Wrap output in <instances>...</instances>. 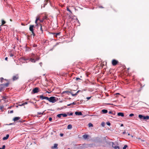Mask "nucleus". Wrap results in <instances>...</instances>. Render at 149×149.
Instances as JSON below:
<instances>
[{"label":"nucleus","mask_w":149,"mask_h":149,"mask_svg":"<svg viewBox=\"0 0 149 149\" xmlns=\"http://www.w3.org/2000/svg\"><path fill=\"white\" fill-rule=\"evenodd\" d=\"M138 116L139 118L141 120H148L149 119V116H145L140 114Z\"/></svg>","instance_id":"nucleus-1"},{"label":"nucleus","mask_w":149,"mask_h":149,"mask_svg":"<svg viewBox=\"0 0 149 149\" xmlns=\"http://www.w3.org/2000/svg\"><path fill=\"white\" fill-rule=\"evenodd\" d=\"M47 100L52 103H54L56 101V97H51L50 98L48 97V99H47Z\"/></svg>","instance_id":"nucleus-2"},{"label":"nucleus","mask_w":149,"mask_h":149,"mask_svg":"<svg viewBox=\"0 0 149 149\" xmlns=\"http://www.w3.org/2000/svg\"><path fill=\"white\" fill-rule=\"evenodd\" d=\"M110 143L112 145V147L114 148V149H120L119 147L118 146V144L116 145L113 142H111Z\"/></svg>","instance_id":"nucleus-3"},{"label":"nucleus","mask_w":149,"mask_h":149,"mask_svg":"<svg viewBox=\"0 0 149 149\" xmlns=\"http://www.w3.org/2000/svg\"><path fill=\"white\" fill-rule=\"evenodd\" d=\"M39 88L38 87H36L33 89L32 91V93L34 94L37 93L39 92Z\"/></svg>","instance_id":"nucleus-4"},{"label":"nucleus","mask_w":149,"mask_h":149,"mask_svg":"<svg viewBox=\"0 0 149 149\" xmlns=\"http://www.w3.org/2000/svg\"><path fill=\"white\" fill-rule=\"evenodd\" d=\"M118 63V61L115 59H113L112 61V64L113 66L116 65Z\"/></svg>","instance_id":"nucleus-5"},{"label":"nucleus","mask_w":149,"mask_h":149,"mask_svg":"<svg viewBox=\"0 0 149 149\" xmlns=\"http://www.w3.org/2000/svg\"><path fill=\"white\" fill-rule=\"evenodd\" d=\"M19 78V75L18 74L14 75L13 77V81H15L18 79Z\"/></svg>","instance_id":"nucleus-6"},{"label":"nucleus","mask_w":149,"mask_h":149,"mask_svg":"<svg viewBox=\"0 0 149 149\" xmlns=\"http://www.w3.org/2000/svg\"><path fill=\"white\" fill-rule=\"evenodd\" d=\"M61 116L66 117L67 116V115L65 113H60L57 115V116L59 118H61Z\"/></svg>","instance_id":"nucleus-7"},{"label":"nucleus","mask_w":149,"mask_h":149,"mask_svg":"<svg viewBox=\"0 0 149 149\" xmlns=\"http://www.w3.org/2000/svg\"><path fill=\"white\" fill-rule=\"evenodd\" d=\"M35 27V26L33 25H30L29 28V30L31 32L33 33V31H34L33 28Z\"/></svg>","instance_id":"nucleus-8"},{"label":"nucleus","mask_w":149,"mask_h":149,"mask_svg":"<svg viewBox=\"0 0 149 149\" xmlns=\"http://www.w3.org/2000/svg\"><path fill=\"white\" fill-rule=\"evenodd\" d=\"M2 98L1 100H3L5 102H8V100H6V99L8 97L7 96H3L2 97Z\"/></svg>","instance_id":"nucleus-9"},{"label":"nucleus","mask_w":149,"mask_h":149,"mask_svg":"<svg viewBox=\"0 0 149 149\" xmlns=\"http://www.w3.org/2000/svg\"><path fill=\"white\" fill-rule=\"evenodd\" d=\"M68 93H69L72 96H75L76 95H77V93H75V94H73L72 92H69V91H64L63 92V93H68Z\"/></svg>","instance_id":"nucleus-10"},{"label":"nucleus","mask_w":149,"mask_h":149,"mask_svg":"<svg viewBox=\"0 0 149 149\" xmlns=\"http://www.w3.org/2000/svg\"><path fill=\"white\" fill-rule=\"evenodd\" d=\"M39 97L42 100L46 99L47 100V99H48V97L43 96L42 95H40L39 96Z\"/></svg>","instance_id":"nucleus-11"},{"label":"nucleus","mask_w":149,"mask_h":149,"mask_svg":"<svg viewBox=\"0 0 149 149\" xmlns=\"http://www.w3.org/2000/svg\"><path fill=\"white\" fill-rule=\"evenodd\" d=\"M20 118L19 117H15L13 118V120L15 121H17V120H19Z\"/></svg>","instance_id":"nucleus-12"},{"label":"nucleus","mask_w":149,"mask_h":149,"mask_svg":"<svg viewBox=\"0 0 149 149\" xmlns=\"http://www.w3.org/2000/svg\"><path fill=\"white\" fill-rule=\"evenodd\" d=\"M40 30L41 31L40 33H43V27H45V26H42L41 24H40Z\"/></svg>","instance_id":"nucleus-13"},{"label":"nucleus","mask_w":149,"mask_h":149,"mask_svg":"<svg viewBox=\"0 0 149 149\" xmlns=\"http://www.w3.org/2000/svg\"><path fill=\"white\" fill-rule=\"evenodd\" d=\"M75 115H82V114L81 112L76 111L75 113Z\"/></svg>","instance_id":"nucleus-14"},{"label":"nucleus","mask_w":149,"mask_h":149,"mask_svg":"<svg viewBox=\"0 0 149 149\" xmlns=\"http://www.w3.org/2000/svg\"><path fill=\"white\" fill-rule=\"evenodd\" d=\"M29 61H31V62L35 63L36 62V61L35 60V59L34 58H31L29 59Z\"/></svg>","instance_id":"nucleus-15"},{"label":"nucleus","mask_w":149,"mask_h":149,"mask_svg":"<svg viewBox=\"0 0 149 149\" xmlns=\"http://www.w3.org/2000/svg\"><path fill=\"white\" fill-rule=\"evenodd\" d=\"M57 146H58V144H55L54 145V146H52L51 147V148L52 149H55V148H56V149H57Z\"/></svg>","instance_id":"nucleus-16"},{"label":"nucleus","mask_w":149,"mask_h":149,"mask_svg":"<svg viewBox=\"0 0 149 149\" xmlns=\"http://www.w3.org/2000/svg\"><path fill=\"white\" fill-rule=\"evenodd\" d=\"M4 88L3 85V84L0 85V92H1L3 88Z\"/></svg>","instance_id":"nucleus-17"},{"label":"nucleus","mask_w":149,"mask_h":149,"mask_svg":"<svg viewBox=\"0 0 149 149\" xmlns=\"http://www.w3.org/2000/svg\"><path fill=\"white\" fill-rule=\"evenodd\" d=\"M9 137V135L8 134H7L6 136L5 137H4L3 138V140H5L7 139Z\"/></svg>","instance_id":"nucleus-18"},{"label":"nucleus","mask_w":149,"mask_h":149,"mask_svg":"<svg viewBox=\"0 0 149 149\" xmlns=\"http://www.w3.org/2000/svg\"><path fill=\"white\" fill-rule=\"evenodd\" d=\"M117 115L118 116H121L122 117H123L124 116V113L121 112L118 113Z\"/></svg>","instance_id":"nucleus-19"},{"label":"nucleus","mask_w":149,"mask_h":149,"mask_svg":"<svg viewBox=\"0 0 149 149\" xmlns=\"http://www.w3.org/2000/svg\"><path fill=\"white\" fill-rule=\"evenodd\" d=\"M34 58H35V60H36V61L39 60L40 58L39 56L38 55H37Z\"/></svg>","instance_id":"nucleus-20"},{"label":"nucleus","mask_w":149,"mask_h":149,"mask_svg":"<svg viewBox=\"0 0 149 149\" xmlns=\"http://www.w3.org/2000/svg\"><path fill=\"white\" fill-rule=\"evenodd\" d=\"M9 83L8 82L6 84H3V86L4 87H6L8 86Z\"/></svg>","instance_id":"nucleus-21"},{"label":"nucleus","mask_w":149,"mask_h":149,"mask_svg":"<svg viewBox=\"0 0 149 149\" xmlns=\"http://www.w3.org/2000/svg\"><path fill=\"white\" fill-rule=\"evenodd\" d=\"M102 112H103V113H106L108 112V111H107V110L104 109L102 110Z\"/></svg>","instance_id":"nucleus-22"},{"label":"nucleus","mask_w":149,"mask_h":149,"mask_svg":"<svg viewBox=\"0 0 149 149\" xmlns=\"http://www.w3.org/2000/svg\"><path fill=\"white\" fill-rule=\"evenodd\" d=\"M88 137V135L87 134H84L83 136V137L84 139H87Z\"/></svg>","instance_id":"nucleus-23"},{"label":"nucleus","mask_w":149,"mask_h":149,"mask_svg":"<svg viewBox=\"0 0 149 149\" xmlns=\"http://www.w3.org/2000/svg\"><path fill=\"white\" fill-rule=\"evenodd\" d=\"M72 128V126L70 125L69 124L68 125L67 128L68 129H71Z\"/></svg>","instance_id":"nucleus-24"},{"label":"nucleus","mask_w":149,"mask_h":149,"mask_svg":"<svg viewBox=\"0 0 149 149\" xmlns=\"http://www.w3.org/2000/svg\"><path fill=\"white\" fill-rule=\"evenodd\" d=\"M60 33H61L59 32L56 33H53V34L55 35H54V36H55L56 37H57V36H59L60 35Z\"/></svg>","instance_id":"nucleus-25"},{"label":"nucleus","mask_w":149,"mask_h":149,"mask_svg":"<svg viewBox=\"0 0 149 149\" xmlns=\"http://www.w3.org/2000/svg\"><path fill=\"white\" fill-rule=\"evenodd\" d=\"M67 11H68L70 12V13H72V12H71V10H70L69 9V7H67Z\"/></svg>","instance_id":"nucleus-26"},{"label":"nucleus","mask_w":149,"mask_h":149,"mask_svg":"<svg viewBox=\"0 0 149 149\" xmlns=\"http://www.w3.org/2000/svg\"><path fill=\"white\" fill-rule=\"evenodd\" d=\"M6 22L5 21H4V20H2V24H1V26H2L4 24H5L6 23Z\"/></svg>","instance_id":"nucleus-27"},{"label":"nucleus","mask_w":149,"mask_h":149,"mask_svg":"<svg viewBox=\"0 0 149 149\" xmlns=\"http://www.w3.org/2000/svg\"><path fill=\"white\" fill-rule=\"evenodd\" d=\"M48 2V0H45L44 1V5H46L47 3Z\"/></svg>","instance_id":"nucleus-28"},{"label":"nucleus","mask_w":149,"mask_h":149,"mask_svg":"<svg viewBox=\"0 0 149 149\" xmlns=\"http://www.w3.org/2000/svg\"><path fill=\"white\" fill-rule=\"evenodd\" d=\"M88 126L89 127H93V125L91 123H89L88 124Z\"/></svg>","instance_id":"nucleus-29"},{"label":"nucleus","mask_w":149,"mask_h":149,"mask_svg":"<svg viewBox=\"0 0 149 149\" xmlns=\"http://www.w3.org/2000/svg\"><path fill=\"white\" fill-rule=\"evenodd\" d=\"M3 107H4L3 105L1 106H0V109L2 111H3Z\"/></svg>","instance_id":"nucleus-30"},{"label":"nucleus","mask_w":149,"mask_h":149,"mask_svg":"<svg viewBox=\"0 0 149 149\" xmlns=\"http://www.w3.org/2000/svg\"><path fill=\"white\" fill-rule=\"evenodd\" d=\"M47 16H45L44 17H43L42 19H43V20L45 19H46L47 18Z\"/></svg>","instance_id":"nucleus-31"},{"label":"nucleus","mask_w":149,"mask_h":149,"mask_svg":"<svg viewBox=\"0 0 149 149\" xmlns=\"http://www.w3.org/2000/svg\"><path fill=\"white\" fill-rule=\"evenodd\" d=\"M36 56V55L35 54H32V55L31 56L32 58H34Z\"/></svg>","instance_id":"nucleus-32"},{"label":"nucleus","mask_w":149,"mask_h":149,"mask_svg":"<svg viewBox=\"0 0 149 149\" xmlns=\"http://www.w3.org/2000/svg\"><path fill=\"white\" fill-rule=\"evenodd\" d=\"M127 145H125L123 148V149H126V148H127Z\"/></svg>","instance_id":"nucleus-33"},{"label":"nucleus","mask_w":149,"mask_h":149,"mask_svg":"<svg viewBox=\"0 0 149 149\" xmlns=\"http://www.w3.org/2000/svg\"><path fill=\"white\" fill-rule=\"evenodd\" d=\"M106 124H107V125H109V126H110V125H111V123H110V122H107V123H106Z\"/></svg>","instance_id":"nucleus-34"},{"label":"nucleus","mask_w":149,"mask_h":149,"mask_svg":"<svg viewBox=\"0 0 149 149\" xmlns=\"http://www.w3.org/2000/svg\"><path fill=\"white\" fill-rule=\"evenodd\" d=\"M134 116V114L133 113L130 114L129 115V116H130V117L132 116Z\"/></svg>","instance_id":"nucleus-35"},{"label":"nucleus","mask_w":149,"mask_h":149,"mask_svg":"<svg viewBox=\"0 0 149 149\" xmlns=\"http://www.w3.org/2000/svg\"><path fill=\"white\" fill-rule=\"evenodd\" d=\"M67 113L68 115H69L70 116H71L73 114V113H70L69 114V113Z\"/></svg>","instance_id":"nucleus-36"},{"label":"nucleus","mask_w":149,"mask_h":149,"mask_svg":"<svg viewBox=\"0 0 149 149\" xmlns=\"http://www.w3.org/2000/svg\"><path fill=\"white\" fill-rule=\"evenodd\" d=\"M40 19H39V17H36V20H37V21H38V20H39Z\"/></svg>","instance_id":"nucleus-37"},{"label":"nucleus","mask_w":149,"mask_h":149,"mask_svg":"<svg viewBox=\"0 0 149 149\" xmlns=\"http://www.w3.org/2000/svg\"><path fill=\"white\" fill-rule=\"evenodd\" d=\"M49 121H51L52 120V118L51 117H49Z\"/></svg>","instance_id":"nucleus-38"},{"label":"nucleus","mask_w":149,"mask_h":149,"mask_svg":"<svg viewBox=\"0 0 149 149\" xmlns=\"http://www.w3.org/2000/svg\"><path fill=\"white\" fill-rule=\"evenodd\" d=\"M5 148V146L3 145L2 146V149H4Z\"/></svg>","instance_id":"nucleus-39"},{"label":"nucleus","mask_w":149,"mask_h":149,"mask_svg":"<svg viewBox=\"0 0 149 149\" xmlns=\"http://www.w3.org/2000/svg\"><path fill=\"white\" fill-rule=\"evenodd\" d=\"M75 80H76L77 81V80H80L81 79L80 78H76Z\"/></svg>","instance_id":"nucleus-40"},{"label":"nucleus","mask_w":149,"mask_h":149,"mask_svg":"<svg viewBox=\"0 0 149 149\" xmlns=\"http://www.w3.org/2000/svg\"><path fill=\"white\" fill-rule=\"evenodd\" d=\"M10 57H13L14 56V55L11 53L10 54Z\"/></svg>","instance_id":"nucleus-41"},{"label":"nucleus","mask_w":149,"mask_h":149,"mask_svg":"<svg viewBox=\"0 0 149 149\" xmlns=\"http://www.w3.org/2000/svg\"><path fill=\"white\" fill-rule=\"evenodd\" d=\"M101 124L102 126L104 127V123H102Z\"/></svg>","instance_id":"nucleus-42"},{"label":"nucleus","mask_w":149,"mask_h":149,"mask_svg":"<svg viewBox=\"0 0 149 149\" xmlns=\"http://www.w3.org/2000/svg\"><path fill=\"white\" fill-rule=\"evenodd\" d=\"M18 106H24V105H23V104H19L18 105Z\"/></svg>","instance_id":"nucleus-43"},{"label":"nucleus","mask_w":149,"mask_h":149,"mask_svg":"<svg viewBox=\"0 0 149 149\" xmlns=\"http://www.w3.org/2000/svg\"><path fill=\"white\" fill-rule=\"evenodd\" d=\"M37 46V45L36 44H34L33 45V47H36Z\"/></svg>","instance_id":"nucleus-44"},{"label":"nucleus","mask_w":149,"mask_h":149,"mask_svg":"<svg viewBox=\"0 0 149 149\" xmlns=\"http://www.w3.org/2000/svg\"><path fill=\"white\" fill-rule=\"evenodd\" d=\"M23 104L24 106L25 105L27 104V102H25L23 103Z\"/></svg>","instance_id":"nucleus-45"},{"label":"nucleus","mask_w":149,"mask_h":149,"mask_svg":"<svg viewBox=\"0 0 149 149\" xmlns=\"http://www.w3.org/2000/svg\"><path fill=\"white\" fill-rule=\"evenodd\" d=\"M91 97H87L86 98L88 100H89L91 99Z\"/></svg>","instance_id":"nucleus-46"},{"label":"nucleus","mask_w":149,"mask_h":149,"mask_svg":"<svg viewBox=\"0 0 149 149\" xmlns=\"http://www.w3.org/2000/svg\"><path fill=\"white\" fill-rule=\"evenodd\" d=\"M112 112L111 111H109V114H111V113H112Z\"/></svg>","instance_id":"nucleus-47"},{"label":"nucleus","mask_w":149,"mask_h":149,"mask_svg":"<svg viewBox=\"0 0 149 149\" xmlns=\"http://www.w3.org/2000/svg\"><path fill=\"white\" fill-rule=\"evenodd\" d=\"M32 34L33 35V36H34L35 35V34L34 33V31H33V33H32Z\"/></svg>","instance_id":"nucleus-48"},{"label":"nucleus","mask_w":149,"mask_h":149,"mask_svg":"<svg viewBox=\"0 0 149 149\" xmlns=\"http://www.w3.org/2000/svg\"><path fill=\"white\" fill-rule=\"evenodd\" d=\"M32 34L33 35V36H34L35 35V34L34 33V31H33V33H32Z\"/></svg>","instance_id":"nucleus-49"},{"label":"nucleus","mask_w":149,"mask_h":149,"mask_svg":"<svg viewBox=\"0 0 149 149\" xmlns=\"http://www.w3.org/2000/svg\"><path fill=\"white\" fill-rule=\"evenodd\" d=\"M71 104H72L75 105V104L76 103H75V102H74Z\"/></svg>","instance_id":"nucleus-50"},{"label":"nucleus","mask_w":149,"mask_h":149,"mask_svg":"<svg viewBox=\"0 0 149 149\" xmlns=\"http://www.w3.org/2000/svg\"><path fill=\"white\" fill-rule=\"evenodd\" d=\"M0 79H1V82H2V81L3 80V78H1Z\"/></svg>","instance_id":"nucleus-51"},{"label":"nucleus","mask_w":149,"mask_h":149,"mask_svg":"<svg viewBox=\"0 0 149 149\" xmlns=\"http://www.w3.org/2000/svg\"><path fill=\"white\" fill-rule=\"evenodd\" d=\"M125 133H126V132H125V131H124V132H123V134H125Z\"/></svg>","instance_id":"nucleus-52"},{"label":"nucleus","mask_w":149,"mask_h":149,"mask_svg":"<svg viewBox=\"0 0 149 149\" xmlns=\"http://www.w3.org/2000/svg\"><path fill=\"white\" fill-rule=\"evenodd\" d=\"M99 8H104V7H103L102 6H99Z\"/></svg>","instance_id":"nucleus-53"},{"label":"nucleus","mask_w":149,"mask_h":149,"mask_svg":"<svg viewBox=\"0 0 149 149\" xmlns=\"http://www.w3.org/2000/svg\"><path fill=\"white\" fill-rule=\"evenodd\" d=\"M39 20L40 21V22H42L43 21V19L42 20Z\"/></svg>","instance_id":"nucleus-54"},{"label":"nucleus","mask_w":149,"mask_h":149,"mask_svg":"<svg viewBox=\"0 0 149 149\" xmlns=\"http://www.w3.org/2000/svg\"><path fill=\"white\" fill-rule=\"evenodd\" d=\"M13 110H11L10 111V113H13Z\"/></svg>","instance_id":"nucleus-55"},{"label":"nucleus","mask_w":149,"mask_h":149,"mask_svg":"<svg viewBox=\"0 0 149 149\" xmlns=\"http://www.w3.org/2000/svg\"><path fill=\"white\" fill-rule=\"evenodd\" d=\"M37 21H37L36 20V21H35V23L37 25H38V24L37 23Z\"/></svg>","instance_id":"nucleus-56"},{"label":"nucleus","mask_w":149,"mask_h":149,"mask_svg":"<svg viewBox=\"0 0 149 149\" xmlns=\"http://www.w3.org/2000/svg\"><path fill=\"white\" fill-rule=\"evenodd\" d=\"M38 113L39 114H40V115H41V114H42L43 113H41L40 112V113H39V112H38Z\"/></svg>","instance_id":"nucleus-57"},{"label":"nucleus","mask_w":149,"mask_h":149,"mask_svg":"<svg viewBox=\"0 0 149 149\" xmlns=\"http://www.w3.org/2000/svg\"><path fill=\"white\" fill-rule=\"evenodd\" d=\"M60 135L61 136H63V134H61Z\"/></svg>","instance_id":"nucleus-58"},{"label":"nucleus","mask_w":149,"mask_h":149,"mask_svg":"<svg viewBox=\"0 0 149 149\" xmlns=\"http://www.w3.org/2000/svg\"><path fill=\"white\" fill-rule=\"evenodd\" d=\"M7 60H8V57H6V58H5V60L6 61H7Z\"/></svg>","instance_id":"nucleus-59"},{"label":"nucleus","mask_w":149,"mask_h":149,"mask_svg":"<svg viewBox=\"0 0 149 149\" xmlns=\"http://www.w3.org/2000/svg\"><path fill=\"white\" fill-rule=\"evenodd\" d=\"M79 93V91H77V92L75 93H77V94Z\"/></svg>","instance_id":"nucleus-60"},{"label":"nucleus","mask_w":149,"mask_h":149,"mask_svg":"<svg viewBox=\"0 0 149 149\" xmlns=\"http://www.w3.org/2000/svg\"><path fill=\"white\" fill-rule=\"evenodd\" d=\"M71 104H71H71H68V105H67V106H70V105H71Z\"/></svg>","instance_id":"nucleus-61"},{"label":"nucleus","mask_w":149,"mask_h":149,"mask_svg":"<svg viewBox=\"0 0 149 149\" xmlns=\"http://www.w3.org/2000/svg\"><path fill=\"white\" fill-rule=\"evenodd\" d=\"M39 64H40L41 66V65H42V63H39Z\"/></svg>","instance_id":"nucleus-62"},{"label":"nucleus","mask_w":149,"mask_h":149,"mask_svg":"<svg viewBox=\"0 0 149 149\" xmlns=\"http://www.w3.org/2000/svg\"><path fill=\"white\" fill-rule=\"evenodd\" d=\"M123 126V124H121V126Z\"/></svg>","instance_id":"nucleus-63"},{"label":"nucleus","mask_w":149,"mask_h":149,"mask_svg":"<svg viewBox=\"0 0 149 149\" xmlns=\"http://www.w3.org/2000/svg\"><path fill=\"white\" fill-rule=\"evenodd\" d=\"M141 141H143V140H142V139H141Z\"/></svg>","instance_id":"nucleus-64"}]
</instances>
